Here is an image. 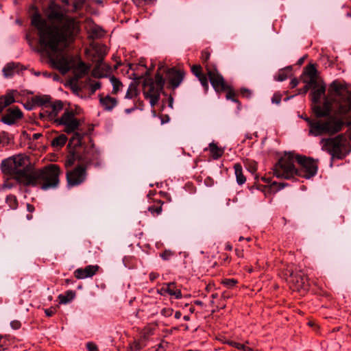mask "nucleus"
<instances>
[{
    "instance_id": "f257e3e1",
    "label": "nucleus",
    "mask_w": 351,
    "mask_h": 351,
    "mask_svg": "<svg viewBox=\"0 0 351 351\" xmlns=\"http://www.w3.org/2000/svg\"><path fill=\"white\" fill-rule=\"evenodd\" d=\"M45 19L38 13L32 17V25L37 29L41 47L47 51L51 66L65 74L77 59L62 52L79 31L77 21L69 17L58 5L50 6Z\"/></svg>"
},
{
    "instance_id": "f03ea898",
    "label": "nucleus",
    "mask_w": 351,
    "mask_h": 351,
    "mask_svg": "<svg viewBox=\"0 0 351 351\" xmlns=\"http://www.w3.org/2000/svg\"><path fill=\"white\" fill-rule=\"evenodd\" d=\"M27 158L19 154L3 160L1 163V169L3 174L13 176L20 184L27 186L32 169L26 167Z\"/></svg>"
},
{
    "instance_id": "7ed1b4c3",
    "label": "nucleus",
    "mask_w": 351,
    "mask_h": 351,
    "mask_svg": "<svg viewBox=\"0 0 351 351\" xmlns=\"http://www.w3.org/2000/svg\"><path fill=\"white\" fill-rule=\"evenodd\" d=\"M60 175V167L54 164L40 169H32L27 186H40L44 191L56 189L59 185Z\"/></svg>"
},
{
    "instance_id": "20e7f679",
    "label": "nucleus",
    "mask_w": 351,
    "mask_h": 351,
    "mask_svg": "<svg viewBox=\"0 0 351 351\" xmlns=\"http://www.w3.org/2000/svg\"><path fill=\"white\" fill-rule=\"evenodd\" d=\"M310 127L309 133L313 136L332 135L341 130L343 121L335 116H328L319 120L306 119Z\"/></svg>"
},
{
    "instance_id": "39448f33",
    "label": "nucleus",
    "mask_w": 351,
    "mask_h": 351,
    "mask_svg": "<svg viewBox=\"0 0 351 351\" xmlns=\"http://www.w3.org/2000/svg\"><path fill=\"white\" fill-rule=\"evenodd\" d=\"M295 154H285L282 156L273 168L274 175L278 178L291 179L297 174V169L294 165Z\"/></svg>"
},
{
    "instance_id": "423d86ee",
    "label": "nucleus",
    "mask_w": 351,
    "mask_h": 351,
    "mask_svg": "<svg viewBox=\"0 0 351 351\" xmlns=\"http://www.w3.org/2000/svg\"><path fill=\"white\" fill-rule=\"evenodd\" d=\"M295 162H298L299 167H296V176L305 178L306 179L311 178L317 172V165L316 162L311 158L301 155H295Z\"/></svg>"
},
{
    "instance_id": "0eeeda50",
    "label": "nucleus",
    "mask_w": 351,
    "mask_h": 351,
    "mask_svg": "<svg viewBox=\"0 0 351 351\" xmlns=\"http://www.w3.org/2000/svg\"><path fill=\"white\" fill-rule=\"evenodd\" d=\"M322 144L323 149L328 151L332 156L340 158L348 141L344 135L340 134L334 138L322 139Z\"/></svg>"
},
{
    "instance_id": "6e6552de",
    "label": "nucleus",
    "mask_w": 351,
    "mask_h": 351,
    "mask_svg": "<svg viewBox=\"0 0 351 351\" xmlns=\"http://www.w3.org/2000/svg\"><path fill=\"white\" fill-rule=\"evenodd\" d=\"M92 49L94 58H97V60H95L96 64L93 71V75L95 77H102L105 76L106 72L110 69L108 66L103 63V58L108 52L107 48L103 45L93 44L92 45Z\"/></svg>"
},
{
    "instance_id": "1a4fd4ad",
    "label": "nucleus",
    "mask_w": 351,
    "mask_h": 351,
    "mask_svg": "<svg viewBox=\"0 0 351 351\" xmlns=\"http://www.w3.org/2000/svg\"><path fill=\"white\" fill-rule=\"evenodd\" d=\"M55 122L58 125H64V131L66 133L74 132L80 125V122L75 118V114L72 110H66L60 118L55 119Z\"/></svg>"
},
{
    "instance_id": "9d476101",
    "label": "nucleus",
    "mask_w": 351,
    "mask_h": 351,
    "mask_svg": "<svg viewBox=\"0 0 351 351\" xmlns=\"http://www.w3.org/2000/svg\"><path fill=\"white\" fill-rule=\"evenodd\" d=\"M66 180L69 186H77L83 183L87 176L86 167L79 165L75 169L66 172Z\"/></svg>"
},
{
    "instance_id": "9b49d317",
    "label": "nucleus",
    "mask_w": 351,
    "mask_h": 351,
    "mask_svg": "<svg viewBox=\"0 0 351 351\" xmlns=\"http://www.w3.org/2000/svg\"><path fill=\"white\" fill-rule=\"evenodd\" d=\"M205 68L214 89L217 92L223 91L226 88V83L223 77L217 69L215 67L211 68L208 63L206 64Z\"/></svg>"
},
{
    "instance_id": "f8f14e48",
    "label": "nucleus",
    "mask_w": 351,
    "mask_h": 351,
    "mask_svg": "<svg viewBox=\"0 0 351 351\" xmlns=\"http://www.w3.org/2000/svg\"><path fill=\"white\" fill-rule=\"evenodd\" d=\"M64 104L60 100H57L53 103H50L46 106L44 112L40 113V116H47L50 119H55L58 114L63 110Z\"/></svg>"
},
{
    "instance_id": "ddd939ff",
    "label": "nucleus",
    "mask_w": 351,
    "mask_h": 351,
    "mask_svg": "<svg viewBox=\"0 0 351 351\" xmlns=\"http://www.w3.org/2000/svg\"><path fill=\"white\" fill-rule=\"evenodd\" d=\"M23 113L18 107L9 108L1 121L7 125H13L22 118Z\"/></svg>"
},
{
    "instance_id": "4468645a",
    "label": "nucleus",
    "mask_w": 351,
    "mask_h": 351,
    "mask_svg": "<svg viewBox=\"0 0 351 351\" xmlns=\"http://www.w3.org/2000/svg\"><path fill=\"white\" fill-rule=\"evenodd\" d=\"M184 72L181 70L171 69L167 72V80L173 89L180 86L184 79Z\"/></svg>"
},
{
    "instance_id": "2eb2a0df",
    "label": "nucleus",
    "mask_w": 351,
    "mask_h": 351,
    "mask_svg": "<svg viewBox=\"0 0 351 351\" xmlns=\"http://www.w3.org/2000/svg\"><path fill=\"white\" fill-rule=\"evenodd\" d=\"M161 90L155 86L154 83H151L147 88L143 92L145 97L149 99L150 105L154 107L158 101L160 99V94Z\"/></svg>"
},
{
    "instance_id": "dca6fc26",
    "label": "nucleus",
    "mask_w": 351,
    "mask_h": 351,
    "mask_svg": "<svg viewBox=\"0 0 351 351\" xmlns=\"http://www.w3.org/2000/svg\"><path fill=\"white\" fill-rule=\"evenodd\" d=\"M99 269L98 265H88L85 268L77 269L74 275L77 279H85L93 276Z\"/></svg>"
},
{
    "instance_id": "f3484780",
    "label": "nucleus",
    "mask_w": 351,
    "mask_h": 351,
    "mask_svg": "<svg viewBox=\"0 0 351 351\" xmlns=\"http://www.w3.org/2000/svg\"><path fill=\"white\" fill-rule=\"evenodd\" d=\"M158 293L161 295L169 294L176 299L182 298L181 291L176 287V285L173 282L164 284L158 290Z\"/></svg>"
},
{
    "instance_id": "a211bd4d",
    "label": "nucleus",
    "mask_w": 351,
    "mask_h": 351,
    "mask_svg": "<svg viewBox=\"0 0 351 351\" xmlns=\"http://www.w3.org/2000/svg\"><path fill=\"white\" fill-rule=\"evenodd\" d=\"M351 111V99L349 94L341 97L338 101L337 112L340 115H345Z\"/></svg>"
},
{
    "instance_id": "6ab92c4d",
    "label": "nucleus",
    "mask_w": 351,
    "mask_h": 351,
    "mask_svg": "<svg viewBox=\"0 0 351 351\" xmlns=\"http://www.w3.org/2000/svg\"><path fill=\"white\" fill-rule=\"evenodd\" d=\"M72 69H73L76 77L80 79L88 74L90 69V66L86 64L77 58V59L75 60L74 66Z\"/></svg>"
},
{
    "instance_id": "aec40b11",
    "label": "nucleus",
    "mask_w": 351,
    "mask_h": 351,
    "mask_svg": "<svg viewBox=\"0 0 351 351\" xmlns=\"http://www.w3.org/2000/svg\"><path fill=\"white\" fill-rule=\"evenodd\" d=\"M330 104L327 101L324 103L322 106L317 104H314L313 106V110L317 117H327L330 114Z\"/></svg>"
},
{
    "instance_id": "412c9836",
    "label": "nucleus",
    "mask_w": 351,
    "mask_h": 351,
    "mask_svg": "<svg viewBox=\"0 0 351 351\" xmlns=\"http://www.w3.org/2000/svg\"><path fill=\"white\" fill-rule=\"evenodd\" d=\"M99 102L104 109L106 111H111L118 103L116 98L112 97L110 95H106L104 97L100 96Z\"/></svg>"
},
{
    "instance_id": "4be33fe9",
    "label": "nucleus",
    "mask_w": 351,
    "mask_h": 351,
    "mask_svg": "<svg viewBox=\"0 0 351 351\" xmlns=\"http://www.w3.org/2000/svg\"><path fill=\"white\" fill-rule=\"evenodd\" d=\"M330 90L332 91L336 96L340 97V98L350 93L345 86L337 81L332 82L330 86Z\"/></svg>"
},
{
    "instance_id": "5701e85b",
    "label": "nucleus",
    "mask_w": 351,
    "mask_h": 351,
    "mask_svg": "<svg viewBox=\"0 0 351 351\" xmlns=\"http://www.w3.org/2000/svg\"><path fill=\"white\" fill-rule=\"evenodd\" d=\"M14 97L12 93H8L7 94L0 97V112H1L4 108L11 105L14 102Z\"/></svg>"
},
{
    "instance_id": "b1692460",
    "label": "nucleus",
    "mask_w": 351,
    "mask_h": 351,
    "mask_svg": "<svg viewBox=\"0 0 351 351\" xmlns=\"http://www.w3.org/2000/svg\"><path fill=\"white\" fill-rule=\"evenodd\" d=\"M326 86L324 85L318 86L317 88L313 87L312 93V101L314 104L319 102L321 97L324 95Z\"/></svg>"
},
{
    "instance_id": "393cba45",
    "label": "nucleus",
    "mask_w": 351,
    "mask_h": 351,
    "mask_svg": "<svg viewBox=\"0 0 351 351\" xmlns=\"http://www.w3.org/2000/svg\"><path fill=\"white\" fill-rule=\"evenodd\" d=\"M209 150L212 154L213 159L217 160L219 158L224 152L223 149L219 147L215 143H210L209 144Z\"/></svg>"
},
{
    "instance_id": "a878e982",
    "label": "nucleus",
    "mask_w": 351,
    "mask_h": 351,
    "mask_svg": "<svg viewBox=\"0 0 351 351\" xmlns=\"http://www.w3.org/2000/svg\"><path fill=\"white\" fill-rule=\"evenodd\" d=\"M234 169L237 183L240 185L244 184L246 181V178L243 174L241 165L239 163H236L234 165Z\"/></svg>"
},
{
    "instance_id": "bb28decb",
    "label": "nucleus",
    "mask_w": 351,
    "mask_h": 351,
    "mask_svg": "<svg viewBox=\"0 0 351 351\" xmlns=\"http://www.w3.org/2000/svg\"><path fill=\"white\" fill-rule=\"evenodd\" d=\"M17 66L18 64L14 62L7 64L3 69V75L5 77H12L17 69Z\"/></svg>"
},
{
    "instance_id": "cd10ccee",
    "label": "nucleus",
    "mask_w": 351,
    "mask_h": 351,
    "mask_svg": "<svg viewBox=\"0 0 351 351\" xmlns=\"http://www.w3.org/2000/svg\"><path fill=\"white\" fill-rule=\"evenodd\" d=\"M110 83L112 86V94H117L123 88V84L121 82L114 76H112L110 78Z\"/></svg>"
},
{
    "instance_id": "c85d7f7f",
    "label": "nucleus",
    "mask_w": 351,
    "mask_h": 351,
    "mask_svg": "<svg viewBox=\"0 0 351 351\" xmlns=\"http://www.w3.org/2000/svg\"><path fill=\"white\" fill-rule=\"evenodd\" d=\"M75 296L73 291H67L64 294H60L58 298L61 304H66L71 302Z\"/></svg>"
},
{
    "instance_id": "c756f323",
    "label": "nucleus",
    "mask_w": 351,
    "mask_h": 351,
    "mask_svg": "<svg viewBox=\"0 0 351 351\" xmlns=\"http://www.w3.org/2000/svg\"><path fill=\"white\" fill-rule=\"evenodd\" d=\"M67 141V138L64 134H61L53 139L51 145L55 147H63Z\"/></svg>"
},
{
    "instance_id": "7c9ffc66",
    "label": "nucleus",
    "mask_w": 351,
    "mask_h": 351,
    "mask_svg": "<svg viewBox=\"0 0 351 351\" xmlns=\"http://www.w3.org/2000/svg\"><path fill=\"white\" fill-rule=\"evenodd\" d=\"M138 95V90L137 86L134 83H131L128 88L125 98L126 99H133Z\"/></svg>"
},
{
    "instance_id": "2f4dec72",
    "label": "nucleus",
    "mask_w": 351,
    "mask_h": 351,
    "mask_svg": "<svg viewBox=\"0 0 351 351\" xmlns=\"http://www.w3.org/2000/svg\"><path fill=\"white\" fill-rule=\"evenodd\" d=\"M50 97L48 95L43 96H38L34 99V102L38 106H45V108L46 109V106H49L50 102Z\"/></svg>"
},
{
    "instance_id": "473e14b6",
    "label": "nucleus",
    "mask_w": 351,
    "mask_h": 351,
    "mask_svg": "<svg viewBox=\"0 0 351 351\" xmlns=\"http://www.w3.org/2000/svg\"><path fill=\"white\" fill-rule=\"evenodd\" d=\"M5 202L8 204V206L12 209L15 210L18 207V201L16 197L14 195H8Z\"/></svg>"
},
{
    "instance_id": "72a5a7b5",
    "label": "nucleus",
    "mask_w": 351,
    "mask_h": 351,
    "mask_svg": "<svg viewBox=\"0 0 351 351\" xmlns=\"http://www.w3.org/2000/svg\"><path fill=\"white\" fill-rule=\"evenodd\" d=\"M195 75L198 78L201 84L206 91L208 88V82L206 75L204 74L202 71Z\"/></svg>"
},
{
    "instance_id": "f704fd0d",
    "label": "nucleus",
    "mask_w": 351,
    "mask_h": 351,
    "mask_svg": "<svg viewBox=\"0 0 351 351\" xmlns=\"http://www.w3.org/2000/svg\"><path fill=\"white\" fill-rule=\"evenodd\" d=\"M317 71L313 64L308 65L304 72L308 77H317Z\"/></svg>"
},
{
    "instance_id": "c9c22d12",
    "label": "nucleus",
    "mask_w": 351,
    "mask_h": 351,
    "mask_svg": "<svg viewBox=\"0 0 351 351\" xmlns=\"http://www.w3.org/2000/svg\"><path fill=\"white\" fill-rule=\"evenodd\" d=\"M153 83H154L156 87L160 88V90L163 88L165 80L162 76L159 73H157L156 74L155 81Z\"/></svg>"
},
{
    "instance_id": "e433bc0d",
    "label": "nucleus",
    "mask_w": 351,
    "mask_h": 351,
    "mask_svg": "<svg viewBox=\"0 0 351 351\" xmlns=\"http://www.w3.org/2000/svg\"><path fill=\"white\" fill-rule=\"evenodd\" d=\"M162 204L160 205H154L151 206L148 208V211L153 215L156 216L160 215L162 213Z\"/></svg>"
},
{
    "instance_id": "4c0bfd02",
    "label": "nucleus",
    "mask_w": 351,
    "mask_h": 351,
    "mask_svg": "<svg viewBox=\"0 0 351 351\" xmlns=\"http://www.w3.org/2000/svg\"><path fill=\"white\" fill-rule=\"evenodd\" d=\"M288 77V74L286 70L280 71L276 76V80L279 82H282Z\"/></svg>"
},
{
    "instance_id": "58836bf2",
    "label": "nucleus",
    "mask_w": 351,
    "mask_h": 351,
    "mask_svg": "<svg viewBox=\"0 0 351 351\" xmlns=\"http://www.w3.org/2000/svg\"><path fill=\"white\" fill-rule=\"evenodd\" d=\"M144 346L145 345L139 341H135L131 344L130 348L132 350L137 351L141 350Z\"/></svg>"
},
{
    "instance_id": "ea45409f",
    "label": "nucleus",
    "mask_w": 351,
    "mask_h": 351,
    "mask_svg": "<svg viewBox=\"0 0 351 351\" xmlns=\"http://www.w3.org/2000/svg\"><path fill=\"white\" fill-rule=\"evenodd\" d=\"M237 281L234 279H225L223 280V284L228 288L233 287Z\"/></svg>"
},
{
    "instance_id": "a19ab883",
    "label": "nucleus",
    "mask_w": 351,
    "mask_h": 351,
    "mask_svg": "<svg viewBox=\"0 0 351 351\" xmlns=\"http://www.w3.org/2000/svg\"><path fill=\"white\" fill-rule=\"evenodd\" d=\"M241 94L243 97H246L247 99L251 98L252 95V91L245 88H243L241 89Z\"/></svg>"
},
{
    "instance_id": "79ce46f5",
    "label": "nucleus",
    "mask_w": 351,
    "mask_h": 351,
    "mask_svg": "<svg viewBox=\"0 0 351 351\" xmlns=\"http://www.w3.org/2000/svg\"><path fill=\"white\" fill-rule=\"evenodd\" d=\"M235 93L232 89H229L226 93V97L227 99L232 100L234 102H238L237 99H234Z\"/></svg>"
},
{
    "instance_id": "37998d69",
    "label": "nucleus",
    "mask_w": 351,
    "mask_h": 351,
    "mask_svg": "<svg viewBox=\"0 0 351 351\" xmlns=\"http://www.w3.org/2000/svg\"><path fill=\"white\" fill-rule=\"evenodd\" d=\"M173 255V252L170 250H165L163 253L160 254V257L165 260H169Z\"/></svg>"
},
{
    "instance_id": "c03bdc74",
    "label": "nucleus",
    "mask_w": 351,
    "mask_h": 351,
    "mask_svg": "<svg viewBox=\"0 0 351 351\" xmlns=\"http://www.w3.org/2000/svg\"><path fill=\"white\" fill-rule=\"evenodd\" d=\"M88 351H99L97 345L93 342H88L86 344Z\"/></svg>"
},
{
    "instance_id": "a18cd8bd",
    "label": "nucleus",
    "mask_w": 351,
    "mask_h": 351,
    "mask_svg": "<svg viewBox=\"0 0 351 351\" xmlns=\"http://www.w3.org/2000/svg\"><path fill=\"white\" fill-rule=\"evenodd\" d=\"M101 88V83L99 82H95L90 84L91 93H95L97 90Z\"/></svg>"
},
{
    "instance_id": "49530a36",
    "label": "nucleus",
    "mask_w": 351,
    "mask_h": 351,
    "mask_svg": "<svg viewBox=\"0 0 351 351\" xmlns=\"http://www.w3.org/2000/svg\"><path fill=\"white\" fill-rule=\"evenodd\" d=\"M228 343L230 346H231L238 350H242V348H243V344L237 343L236 341H228Z\"/></svg>"
},
{
    "instance_id": "de8ad7c7",
    "label": "nucleus",
    "mask_w": 351,
    "mask_h": 351,
    "mask_svg": "<svg viewBox=\"0 0 351 351\" xmlns=\"http://www.w3.org/2000/svg\"><path fill=\"white\" fill-rule=\"evenodd\" d=\"M308 85L309 86H313V87L317 88L318 86L321 84H318L317 82V77H309V81L308 82Z\"/></svg>"
},
{
    "instance_id": "09e8293b",
    "label": "nucleus",
    "mask_w": 351,
    "mask_h": 351,
    "mask_svg": "<svg viewBox=\"0 0 351 351\" xmlns=\"http://www.w3.org/2000/svg\"><path fill=\"white\" fill-rule=\"evenodd\" d=\"M191 71L194 75H197L202 71V67L199 64H195L191 67Z\"/></svg>"
},
{
    "instance_id": "8fccbe9b",
    "label": "nucleus",
    "mask_w": 351,
    "mask_h": 351,
    "mask_svg": "<svg viewBox=\"0 0 351 351\" xmlns=\"http://www.w3.org/2000/svg\"><path fill=\"white\" fill-rule=\"evenodd\" d=\"M210 58V53L207 51H204L202 53L201 59L204 62H206Z\"/></svg>"
},
{
    "instance_id": "3c124183",
    "label": "nucleus",
    "mask_w": 351,
    "mask_h": 351,
    "mask_svg": "<svg viewBox=\"0 0 351 351\" xmlns=\"http://www.w3.org/2000/svg\"><path fill=\"white\" fill-rule=\"evenodd\" d=\"M86 0H75L73 5L75 9L80 8Z\"/></svg>"
},
{
    "instance_id": "603ef678",
    "label": "nucleus",
    "mask_w": 351,
    "mask_h": 351,
    "mask_svg": "<svg viewBox=\"0 0 351 351\" xmlns=\"http://www.w3.org/2000/svg\"><path fill=\"white\" fill-rule=\"evenodd\" d=\"M173 310L171 308H164L161 311V313L166 317L171 316Z\"/></svg>"
},
{
    "instance_id": "864d4df0",
    "label": "nucleus",
    "mask_w": 351,
    "mask_h": 351,
    "mask_svg": "<svg viewBox=\"0 0 351 351\" xmlns=\"http://www.w3.org/2000/svg\"><path fill=\"white\" fill-rule=\"evenodd\" d=\"M56 312V308H50L45 310V313L47 316L51 317Z\"/></svg>"
},
{
    "instance_id": "5fc2aeb1",
    "label": "nucleus",
    "mask_w": 351,
    "mask_h": 351,
    "mask_svg": "<svg viewBox=\"0 0 351 351\" xmlns=\"http://www.w3.org/2000/svg\"><path fill=\"white\" fill-rule=\"evenodd\" d=\"M103 35V31L101 29H95V31L93 32V34H92V36L93 37H95V38H97V37H100Z\"/></svg>"
},
{
    "instance_id": "6e6d98bb",
    "label": "nucleus",
    "mask_w": 351,
    "mask_h": 351,
    "mask_svg": "<svg viewBox=\"0 0 351 351\" xmlns=\"http://www.w3.org/2000/svg\"><path fill=\"white\" fill-rule=\"evenodd\" d=\"M299 81L297 78H293L290 82L291 88H293L298 86Z\"/></svg>"
},
{
    "instance_id": "4d7b16f0",
    "label": "nucleus",
    "mask_w": 351,
    "mask_h": 351,
    "mask_svg": "<svg viewBox=\"0 0 351 351\" xmlns=\"http://www.w3.org/2000/svg\"><path fill=\"white\" fill-rule=\"evenodd\" d=\"M74 158L73 157H71L70 158H68L66 161H65V166L66 167H71V165H73L74 163Z\"/></svg>"
},
{
    "instance_id": "13d9d810",
    "label": "nucleus",
    "mask_w": 351,
    "mask_h": 351,
    "mask_svg": "<svg viewBox=\"0 0 351 351\" xmlns=\"http://www.w3.org/2000/svg\"><path fill=\"white\" fill-rule=\"evenodd\" d=\"M10 325L14 329H18L21 326V323L19 321H13L10 323Z\"/></svg>"
},
{
    "instance_id": "bf43d9fd",
    "label": "nucleus",
    "mask_w": 351,
    "mask_h": 351,
    "mask_svg": "<svg viewBox=\"0 0 351 351\" xmlns=\"http://www.w3.org/2000/svg\"><path fill=\"white\" fill-rule=\"evenodd\" d=\"M159 276V274L155 272H152L149 275V280L154 281Z\"/></svg>"
},
{
    "instance_id": "052dcab7",
    "label": "nucleus",
    "mask_w": 351,
    "mask_h": 351,
    "mask_svg": "<svg viewBox=\"0 0 351 351\" xmlns=\"http://www.w3.org/2000/svg\"><path fill=\"white\" fill-rule=\"evenodd\" d=\"M27 210L29 213H33L35 210L34 206L30 204H27Z\"/></svg>"
},
{
    "instance_id": "680f3d73",
    "label": "nucleus",
    "mask_w": 351,
    "mask_h": 351,
    "mask_svg": "<svg viewBox=\"0 0 351 351\" xmlns=\"http://www.w3.org/2000/svg\"><path fill=\"white\" fill-rule=\"evenodd\" d=\"M42 136V134L40 133H35L33 134V139L34 140H37L38 139L40 136Z\"/></svg>"
},
{
    "instance_id": "e2e57ef3",
    "label": "nucleus",
    "mask_w": 351,
    "mask_h": 351,
    "mask_svg": "<svg viewBox=\"0 0 351 351\" xmlns=\"http://www.w3.org/2000/svg\"><path fill=\"white\" fill-rule=\"evenodd\" d=\"M134 110H135V107L132 108H127V109H125V112L126 114H130V113H131L132 111H134Z\"/></svg>"
},
{
    "instance_id": "0e129e2a",
    "label": "nucleus",
    "mask_w": 351,
    "mask_h": 351,
    "mask_svg": "<svg viewBox=\"0 0 351 351\" xmlns=\"http://www.w3.org/2000/svg\"><path fill=\"white\" fill-rule=\"evenodd\" d=\"M243 351H254L251 348L245 346L243 345V348H242Z\"/></svg>"
},
{
    "instance_id": "69168bd1",
    "label": "nucleus",
    "mask_w": 351,
    "mask_h": 351,
    "mask_svg": "<svg viewBox=\"0 0 351 351\" xmlns=\"http://www.w3.org/2000/svg\"><path fill=\"white\" fill-rule=\"evenodd\" d=\"M12 186L11 184H3L2 186V189H10V188H12Z\"/></svg>"
},
{
    "instance_id": "338daca9",
    "label": "nucleus",
    "mask_w": 351,
    "mask_h": 351,
    "mask_svg": "<svg viewBox=\"0 0 351 351\" xmlns=\"http://www.w3.org/2000/svg\"><path fill=\"white\" fill-rule=\"evenodd\" d=\"M181 313L179 311L176 312L175 313V317L176 319H179L180 317Z\"/></svg>"
},
{
    "instance_id": "774afa93",
    "label": "nucleus",
    "mask_w": 351,
    "mask_h": 351,
    "mask_svg": "<svg viewBox=\"0 0 351 351\" xmlns=\"http://www.w3.org/2000/svg\"><path fill=\"white\" fill-rule=\"evenodd\" d=\"M75 135L77 138V140H78V142H79V144H80V141H81V136L79 134H77V133L75 134Z\"/></svg>"
}]
</instances>
